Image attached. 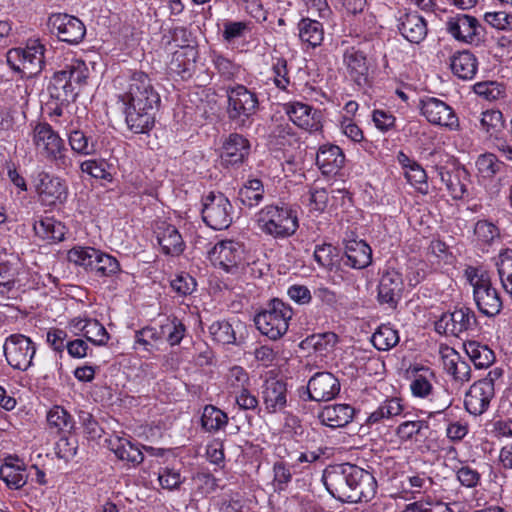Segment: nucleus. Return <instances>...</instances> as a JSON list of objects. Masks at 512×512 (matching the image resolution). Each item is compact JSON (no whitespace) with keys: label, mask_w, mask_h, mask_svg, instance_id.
<instances>
[{"label":"nucleus","mask_w":512,"mask_h":512,"mask_svg":"<svg viewBox=\"0 0 512 512\" xmlns=\"http://www.w3.org/2000/svg\"><path fill=\"white\" fill-rule=\"evenodd\" d=\"M117 98L124 105L125 122L135 134L148 133L155 124V115L161 105L159 93L149 76L135 71L114 80Z\"/></svg>","instance_id":"f257e3e1"},{"label":"nucleus","mask_w":512,"mask_h":512,"mask_svg":"<svg viewBox=\"0 0 512 512\" xmlns=\"http://www.w3.org/2000/svg\"><path fill=\"white\" fill-rule=\"evenodd\" d=\"M322 480L327 491L341 502H368L377 491L372 472L351 463L328 466Z\"/></svg>","instance_id":"f03ea898"},{"label":"nucleus","mask_w":512,"mask_h":512,"mask_svg":"<svg viewBox=\"0 0 512 512\" xmlns=\"http://www.w3.org/2000/svg\"><path fill=\"white\" fill-rule=\"evenodd\" d=\"M31 137L37 153L56 170L67 172L73 167L64 140L49 123L38 122L33 125Z\"/></svg>","instance_id":"7ed1b4c3"},{"label":"nucleus","mask_w":512,"mask_h":512,"mask_svg":"<svg viewBox=\"0 0 512 512\" xmlns=\"http://www.w3.org/2000/svg\"><path fill=\"white\" fill-rule=\"evenodd\" d=\"M256 222L263 233L276 239L294 235L299 227L296 211L285 203L266 205L257 213Z\"/></svg>","instance_id":"20e7f679"},{"label":"nucleus","mask_w":512,"mask_h":512,"mask_svg":"<svg viewBox=\"0 0 512 512\" xmlns=\"http://www.w3.org/2000/svg\"><path fill=\"white\" fill-rule=\"evenodd\" d=\"M293 314L288 303L273 298L254 316V323L263 336L276 341L287 333Z\"/></svg>","instance_id":"39448f33"},{"label":"nucleus","mask_w":512,"mask_h":512,"mask_svg":"<svg viewBox=\"0 0 512 512\" xmlns=\"http://www.w3.org/2000/svg\"><path fill=\"white\" fill-rule=\"evenodd\" d=\"M226 95L229 120L239 128L249 127L259 109L257 94L242 84H235L227 87Z\"/></svg>","instance_id":"423d86ee"},{"label":"nucleus","mask_w":512,"mask_h":512,"mask_svg":"<svg viewBox=\"0 0 512 512\" xmlns=\"http://www.w3.org/2000/svg\"><path fill=\"white\" fill-rule=\"evenodd\" d=\"M45 47L38 39H29L24 48H12L7 52V63L16 72L31 78L44 68Z\"/></svg>","instance_id":"0eeeda50"},{"label":"nucleus","mask_w":512,"mask_h":512,"mask_svg":"<svg viewBox=\"0 0 512 512\" xmlns=\"http://www.w3.org/2000/svg\"><path fill=\"white\" fill-rule=\"evenodd\" d=\"M202 219L214 230H223L232 223L233 206L221 192H210L202 200Z\"/></svg>","instance_id":"6e6552de"},{"label":"nucleus","mask_w":512,"mask_h":512,"mask_svg":"<svg viewBox=\"0 0 512 512\" xmlns=\"http://www.w3.org/2000/svg\"><path fill=\"white\" fill-rule=\"evenodd\" d=\"M32 184L39 201L45 206L63 204L68 198L66 181L47 171L37 172L33 176Z\"/></svg>","instance_id":"1a4fd4ad"},{"label":"nucleus","mask_w":512,"mask_h":512,"mask_svg":"<svg viewBox=\"0 0 512 512\" xmlns=\"http://www.w3.org/2000/svg\"><path fill=\"white\" fill-rule=\"evenodd\" d=\"M3 351L7 363L13 369L26 371L32 366L36 345L29 337L16 333L5 339Z\"/></svg>","instance_id":"9d476101"},{"label":"nucleus","mask_w":512,"mask_h":512,"mask_svg":"<svg viewBox=\"0 0 512 512\" xmlns=\"http://www.w3.org/2000/svg\"><path fill=\"white\" fill-rule=\"evenodd\" d=\"M475 312L468 307L456 308L452 312L443 313L435 322V331L439 334L461 337L477 327Z\"/></svg>","instance_id":"9b49d317"},{"label":"nucleus","mask_w":512,"mask_h":512,"mask_svg":"<svg viewBox=\"0 0 512 512\" xmlns=\"http://www.w3.org/2000/svg\"><path fill=\"white\" fill-rule=\"evenodd\" d=\"M471 286L473 287V297L478 310L488 317L498 315L503 303L489 276L482 275L474 278V280L471 279Z\"/></svg>","instance_id":"f8f14e48"},{"label":"nucleus","mask_w":512,"mask_h":512,"mask_svg":"<svg viewBox=\"0 0 512 512\" xmlns=\"http://www.w3.org/2000/svg\"><path fill=\"white\" fill-rule=\"evenodd\" d=\"M287 383L276 377L266 378L260 387V398L267 414L285 413L289 405Z\"/></svg>","instance_id":"ddd939ff"},{"label":"nucleus","mask_w":512,"mask_h":512,"mask_svg":"<svg viewBox=\"0 0 512 512\" xmlns=\"http://www.w3.org/2000/svg\"><path fill=\"white\" fill-rule=\"evenodd\" d=\"M51 33L55 34L62 42L77 44L84 38L86 28L83 22L66 13L51 14L47 21Z\"/></svg>","instance_id":"4468645a"},{"label":"nucleus","mask_w":512,"mask_h":512,"mask_svg":"<svg viewBox=\"0 0 512 512\" xmlns=\"http://www.w3.org/2000/svg\"><path fill=\"white\" fill-rule=\"evenodd\" d=\"M447 32L456 40L468 44H479L483 38V28L479 21L467 14H457L446 22Z\"/></svg>","instance_id":"2eb2a0df"},{"label":"nucleus","mask_w":512,"mask_h":512,"mask_svg":"<svg viewBox=\"0 0 512 512\" xmlns=\"http://www.w3.org/2000/svg\"><path fill=\"white\" fill-rule=\"evenodd\" d=\"M421 113L422 115L434 125H440L449 128L450 130L459 127V120L454 110L444 101L428 97L421 100Z\"/></svg>","instance_id":"dca6fc26"},{"label":"nucleus","mask_w":512,"mask_h":512,"mask_svg":"<svg viewBox=\"0 0 512 512\" xmlns=\"http://www.w3.org/2000/svg\"><path fill=\"white\" fill-rule=\"evenodd\" d=\"M243 245L233 240L218 242L209 252V258L214 266L226 272H231L242 262Z\"/></svg>","instance_id":"f3484780"},{"label":"nucleus","mask_w":512,"mask_h":512,"mask_svg":"<svg viewBox=\"0 0 512 512\" xmlns=\"http://www.w3.org/2000/svg\"><path fill=\"white\" fill-rule=\"evenodd\" d=\"M340 392L339 380L330 372H317L308 381L307 394L311 401H329Z\"/></svg>","instance_id":"a211bd4d"},{"label":"nucleus","mask_w":512,"mask_h":512,"mask_svg":"<svg viewBox=\"0 0 512 512\" xmlns=\"http://www.w3.org/2000/svg\"><path fill=\"white\" fill-rule=\"evenodd\" d=\"M289 119L301 129L308 132L321 130V112L302 102H289L284 105Z\"/></svg>","instance_id":"6ab92c4d"},{"label":"nucleus","mask_w":512,"mask_h":512,"mask_svg":"<svg viewBox=\"0 0 512 512\" xmlns=\"http://www.w3.org/2000/svg\"><path fill=\"white\" fill-rule=\"evenodd\" d=\"M222 143L220 159L225 167L242 164L250 153V141L239 133L229 134Z\"/></svg>","instance_id":"aec40b11"},{"label":"nucleus","mask_w":512,"mask_h":512,"mask_svg":"<svg viewBox=\"0 0 512 512\" xmlns=\"http://www.w3.org/2000/svg\"><path fill=\"white\" fill-rule=\"evenodd\" d=\"M343 65L356 85L363 87L368 84L369 63L365 52L354 46L348 47L343 54Z\"/></svg>","instance_id":"412c9836"},{"label":"nucleus","mask_w":512,"mask_h":512,"mask_svg":"<svg viewBox=\"0 0 512 512\" xmlns=\"http://www.w3.org/2000/svg\"><path fill=\"white\" fill-rule=\"evenodd\" d=\"M404 280L402 274L395 269L386 270L378 285V300L394 308L402 298Z\"/></svg>","instance_id":"4be33fe9"},{"label":"nucleus","mask_w":512,"mask_h":512,"mask_svg":"<svg viewBox=\"0 0 512 512\" xmlns=\"http://www.w3.org/2000/svg\"><path fill=\"white\" fill-rule=\"evenodd\" d=\"M494 396L495 392L490 389V386L476 381L465 394V409L473 416H480L488 410Z\"/></svg>","instance_id":"5701e85b"},{"label":"nucleus","mask_w":512,"mask_h":512,"mask_svg":"<svg viewBox=\"0 0 512 512\" xmlns=\"http://www.w3.org/2000/svg\"><path fill=\"white\" fill-rule=\"evenodd\" d=\"M400 34L410 43L419 44L425 40L428 28L423 16L417 12H406L399 18Z\"/></svg>","instance_id":"b1692460"},{"label":"nucleus","mask_w":512,"mask_h":512,"mask_svg":"<svg viewBox=\"0 0 512 512\" xmlns=\"http://www.w3.org/2000/svg\"><path fill=\"white\" fill-rule=\"evenodd\" d=\"M437 173L453 199L460 200L468 194L469 175L464 168L447 170L439 167Z\"/></svg>","instance_id":"393cba45"},{"label":"nucleus","mask_w":512,"mask_h":512,"mask_svg":"<svg viewBox=\"0 0 512 512\" xmlns=\"http://www.w3.org/2000/svg\"><path fill=\"white\" fill-rule=\"evenodd\" d=\"M355 409L349 404L326 405L318 414L321 424L332 429L342 428L352 422Z\"/></svg>","instance_id":"a878e982"},{"label":"nucleus","mask_w":512,"mask_h":512,"mask_svg":"<svg viewBox=\"0 0 512 512\" xmlns=\"http://www.w3.org/2000/svg\"><path fill=\"white\" fill-rule=\"evenodd\" d=\"M345 265L354 269H363L372 262V249L361 239L345 240Z\"/></svg>","instance_id":"bb28decb"},{"label":"nucleus","mask_w":512,"mask_h":512,"mask_svg":"<svg viewBox=\"0 0 512 512\" xmlns=\"http://www.w3.org/2000/svg\"><path fill=\"white\" fill-rule=\"evenodd\" d=\"M0 478L10 489L22 488L28 480L26 466L17 456H8L0 468Z\"/></svg>","instance_id":"cd10ccee"},{"label":"nucleus","mask_w":512,"mask_h":512,"mask_svg":"<svg viewBox=\"0 0 512 512\" xmlns=\"http://www.w3.org/2000/svg\"><path fill=\"white\" fill-rule=\"evenodd\" d=\"M155 233L164 254L178 256L183 252L185 244L175 226L163 222L157 227Z\"/></svg>","instance_id":"c85d7f7f"},{"label":"nucleus","mask_w":512,"mask_h":512,"mask_svg":"<svg viewBox=\"0 0 512 512\" xmlns=\"http://www.w3.org/2000/svg\"><path fill=\"white\" fill-rule=\"evenodd\" d=\"M345 155L336 145H323L316 156V164L325 175H336L342 168Z\"/></svg>","instance_id":"c756f323"},{"label":"nucleus","mask_w":512,"mask_h":512,"mask_svg":"<svg viewBox=\"0 0 512 512\" xmlns=\"http://www.w3.org/2000/svg\"><path fill=\"white\" fill-rule=\"evenodd\" d=\"M450 68L459 79L471 80L477 73L478 62L474 54L464 50L451 57Z\"/></svg>","instance_id":"7c9ffc66"},{"label":"nucleus","mask_w":512,"mask_h":512,"mask_svg":"<svg viewBox=\"0 0 512 512\" xmlns=\"http://www.w3.org/2000/svg\"><path fill=\"white\" fill-rule=\"evenodd\" d=\"M430 426L425 420H407L398 425L396 435L401 442H422L428 437Z\"/></svg>","instance_id":"2f4dec72"},{"label":"nucleus","mask_w":512,"mask_h":512,"mask_svg":"<svg viewBox=\"0 0 512 512\" xmlns=\"http://www.w3.org/2000/svg\"><path fill=\"white\" fill-rule=\"evenodd\" d=\"M443 366L445 371L456 381L466 382L471 378V367L463 360L454 349H447L443 355Z\"/></svg>","instance_id":"473e14b6"},{"label":"nucleus","mask_w":512,"mask_h":512,"mask_svg":"<svg viewBox=\"0 0 512 512\" xmlns=\"http://www.w3.org/2000/svg\"><path fill=\"white\" fill-rule=\"evenodd\" d=\"M68 143L71 150L80 156H91L97 151V142L84 131L71 127L67 130Z\"/></svg>","instance_id":"72a5a7b5"},{"label":"nucleus","mask_w":512,"mask_h":512,"mask_svg":"<svg viewBox=\"0 0 512 512\" xmlns=\"http://www.w3.org/2000/svg\"><path fill=\"white\" fill-rule=\"evenodd\" d=\"M110 449L119 460L126 461L132 466L139 465L144 460L141 449L125 438L117 437L110 440Z\"/></svg>","instance_id":"f704fd0d"},{"label":"nucleus","mask_w":512,"mask_h":512,"mask_svg":"<svg viewBox=\"0 0 512 512\" xmlns=\"http://www.w3.org/2000/svg\"><path fill=\"white\" fill-rule=\"evenodd\" d=\"M19 265L16 262H0V296L12 298L17 292Z\"/></svg>","instance_id":"c9c22d12"},{"label":"nucleus","mask_w":512,"mask_h":512,"mask_svg":"<svg viewBox=\"0 0 512 512\" xmlns=\"http://www.w3.org/2000/svg\"><path fill=\"white\" fill-rule=\"evenodd\" d=\"M402 411L403 405L399 398L386 399L368 415L365 423L369 427H372L400 415Z\"/></svg>","instance_id":"e433bc0d"},{"label":"nucleus","mask_w":512,"mask_h":512,"mask_svg":"<svg viewBox=\"0 0 512 512\" xmlns=\"http://www.w3.org/2000/svg\"><path fill=\"white\" fill-rule=\"evenodd\" d=\"M65 75L61 71L55 72L48 86L50 96L61 103H68L77 96L75 86L67 80Z\"/></svg>","instance_id":"4c0bfd02"},{"label":"nucleus","mask_w":512,"mask_h":512,"mask_svg":"<svg viewBox=\"0 0 512 512\" xmlns=\"http://www.w3.org/2000/svg\"><path fill=\"white\" fill-rule=\"evenodd\" d=\"M299 38L302 42L315 48L321 45L324 39L322 23L310 18H302L298 23Z\"/></svg>","instance_id":"58836bf2"},{"label":"nucleus","mask_w":512,"mask_h":512,"mask_svg":"<svg viewBox=\"0 0 512 512\" xmlns=\"http://www.w3.org/2000/svg\"><path fill=\"white\" fill-rule=\"evenodd\" d=\"M134 339L135 348L140 346L149 353L160 350V345L163 344L159 326H145L135 331Z\"/></svg>","instance_id":"ea45409f"},{"label":"nucleus","mask_w":512,"mask_h":512,"mask_svg":"<svg viewBox=\"0 0 512 512\" xmlns=\"http://www.w3.org/2000/svg\"><path fill=\"white\" fill-rule=\"evenodd\" d=\"M464 349L476 368H487L495 360L493 350L479 342L468 341L464 344Z\"/></svg>","instance_id":"a19ab883"},{"label":"nucleus","mask_w":512,"mask_h":512,"mask_svg":"<svg viewBox=\"0 0 512 512\" xmlns=\"http://www.w3.org/2000/svg\"><path fill=\"white\" fill-rule=\"evenodd\" d=\"M264 198V186L260 179H248L238 192L239 201L249 208L259 205Z\"/></svg>","instance_id":"79ce46f5"},{"label":"nucleus","mask_w":512,"mask_h":512,"mask_svg":"<svg viewBox=\"0 0 512 512\" xmlns=\"http://www.w3.org/2000/svg\"><path fill=\"white\" fill-rule=\"evenodd\" d=\"M228 415L213 405H206L201 415V427L209 433H215L226 427Z\"/></svg>","instance_id":"37998d69"},{"label":"nucleus","mask_w":512,"mask_h":512,"mask_svg":"<svg viewBox=\"0 0 512 512\" xmlns=\"http://www.w3.org/2000/svg\"><path fill=\"white\" fill-rule=\"evenodd\" d=\"M495 265L503 289L512 298V249L501 250L495 259Z\"/></svg>","instance_id":"c03bdc74"},{"label":"nucleus","mask_w":512,"mask_h":512,"mask_svg":"<svg viewBox=\"0 0 512 512\" xmlns=\"http://www.w3.org/2000/svg\"><path fill=\"white\" fill-rule=\"evenodd\" d=\"M159 328L162 342L166 340L170 346L179 345L186 333L185 325L177 317H167Z\"/></svg>","instance_id":"a18cd8bd"},{"label":"nucleus","mask_w":512,"mask_h":512,"mask_svg":"<svg viewBox=\"0 0 512 512\" xmlns=\"http://www.w3.org/2000/svg\"><path fill=\"white\" fill-rule=\"evenodd\" d=\"M34 230L43 239L63 241L65 238V226L51 217L35 222Z\"/></svg>","instance_id":"49530a36"},{"label":"nucleus","mask_w":512,"mask_h":512,"mask_svg":"<svg viewBox=\"0 0 512 512\" xmlns=\"http://www.w3.org/2000/svg\"><path fill=\"white\" fill-rule=\"evenodd\" d=\"M379 351H388L399 343V334L390 324H382L373 333L371 339Z\"/></svg>","instance_id":"de8ad7c7"},{"label":"nucleus","mask_w":512,"mask_h":512,"mask_svg":"<svg viewBox=\"0 0 512 512\" xmlns=\"http://www.w3.org/2000/svg\"><path fill=\"white\" fill-rule=\"evenodd\" d=\"M96 256L92 271L99 277H112L121 271L120 263L114 256L98 249Z\"/></svg>","instance_id":"09e8293b"},{"label":"nucleus","mask_w":512,"mask_h":512,"mask_svg":"<svg viewBox=\"0 0 512 512\" xmlns=\"http://www.w3.org/2000/svg\"><path fill=\"white\" fill-rule=\"evenodd\" d=\"M251 386L249 373L241 366L235 365L228 370L226 387L231 394H236Z\"/></svg>","instance_id":"8fccbe9b"},{"label":"nucleus","mask_w":512,"mask_h":512,"mask_svg":"<svg viewBox=\"0 0 512 512\" xmlns=\"http://www.w3.org/2000/svg\"><path fill=\"white\" fill-rule=\"evenodd\" d=\"M480 127L485 131L493 141L500 137L504 128L503 115L498 110H487L481 114Z\"/></svg>","instance_id":"3c124183"},{"label":"nucleus","mask_w":512,"mask_h":512,"mask_svg":"<svg viewBox=\"0 0 512 512\" xmlns=\"http://www.w3.org/2000/svg\"><path fill=\"white\" fill-rule=\"evenodd\" d=\"M97 249L93 247L76 246L67 253L70 263L83 267L85 270H93L94 259L97 258Z\"/></svg>","instance_id":"603ef678"},{"label":"nucleus","mask_w":512,"mask_h":512,"mask_svg":"<svg viewBox=\"0 0 512 512\" xmlns=\"http://www.w3.org/2000/svg\"><path fill=\"white\" fill-rule=\"evenodd\" d=\"M47 422L50 428H54L58 432H71L74 428L72 417L60 406H55L48 412Z\"/></svg>","instance_id":"864d4df0"},{"label":"nucleus","mask_w":512,"mask_h":512,"mask_svg":"<svg viewBox=\"0 0 512 512\" xmlns=\"http://www.w3.org/2000/svg\"><path fill=\"white\" fill-rule=\"evenodd\" d=\"M211 62L218 74L225 80H232L240 73V66L217 51L210 53Z\"/></svg>","instance_id":"5fc2aeb1"},{"label":"nucleus","mask_w":512,"mask_h":512,"mask_svg":"<svg viewBox=\"0 0 512 512\" xmlns=\"http://www.w3.org/2000/svg\"><path fill=\"white\" fill-rule=\"evenodd\" d=\"M419 373L411 381L410 389L412 394L419 398H425L432 394L433 386L432 379L434 378L433 372L429 368L422 367Z\"/></svg>","instance_id":"6e6d98bb"},{"label":"nucleus","mask_w":512,"mask_h":512,"mask_svg":"<svg viewBox=\"0 0 512 512\" xmlns=\"http://www.w3.org/2000/svg\"><path fill=\"white\" fill-rule=\"evenodd\" d=\"M209 333L212 339L220 344H234L236 342V332L233 325L226 320L213 322L209 326Z\"/></svg>","instance_id":"4d7b16f0"},{"label":"nucleus","mask_w":512,"mask_h":512,"mask_svg":"<svg viewBox=\"0 0 512 512\" xmlns=\"http://www.w3.org/2000/svg\"><path fill=\"white\" fill-rule=\"evenodd\" d=\"M476 167L483 177L491 178L503 169L504 163L495 154L484 153L478 156Z\"/></svg>","instance_id":"13d9d810"},{"label":"nucleus","mask_w":512,"mask_h":512,"mask_svg":"<svg viewBox=\"0 0 512 512\" xmlns=\"http://www.w3.org/2000/svg\"><path fill=\"white\" fill-rule=\"evenodd\" d=\"M80 169L93 178L112 181L113 176L110 172V165L105 160H86L81 163Z\"/></svg>","instance_id":"bf43d9fd"},{"label":"nucleus","mask_w":512,"mask_h":512,"mask_svg":"<svg viewBox=\"0 0 512 512\" xmlns=\"http://www.w3.org/2000/svg\"><path fill=\"white\" fill-rule=\"evenodd\" d=\"M271 70L273 74V82L276 87L281 90H286L291 83L287 60L283 57H274L272 59Z\"/></svg>","instance_id":"052dcab7"},{"label":"nucleus","mask_w":512,"mask_h":512,"mask_svg":"<svg viewBox=\"0 0 512 512\" xmlns=\"http://www.w3.org/2000/svg\"><path fill=\"white\" fill-rule=\"evenodd\" d=\"M292 480L290 467L284 461H276L273 465L272 485L275 492L284 491Z\"/></svg>","instance_id":"680f3d73"},{"label":"nucleus","mask_w":512,"mask_h":512,"mask_svg":"<svg viewBox=\"0 0 512 512\" xmlns=\"http://www.w3.org/2000/svg\"><path fill=\"white\" fill-rule=\"evenodd\" d=\"M65 73L67 80L74 86L82 85L88 77V68L84 61L73 60L70 64L66 65L64 69L60 70Z\"/></svg>","instance_id":"e2e57ef3"},{"label":"nucleus","mask_w":512,"mask_h":512,"mask_svg":"<svg viewBox=\"0 0 512 512\" xmlns=\"http://www.w3.org/2000/svg\"><path fill=\"white\" fill-rule=\"evenodd\" d=\"M477 240L485 245H491L500 237V231L496 225L487 220H479L474 227Z\"/></svg>","instance_id":"0e129e2a"},{"label":"nucleus","mask_w":512,"mask_h":512,"mask_svg":"<svg viewBox=\"0 0 512 512\" xmlns=\"http://www.w3.org/2000/svg\"><path fill=\"white\" fill-rule=\"evenodd\" d=\"M270 137L281 146H291L298 141L293 127L287 122L276 124L271 131Z\"/></svg>","instance_id":"69168bd1"},{"label":"nucleus","mask_w":512,"mask_h":512,"mask_svg":"<svg viewBox=\"0 0 512 512\" xmlns=\"http://www.w3.org/2000/svg\"><path fill=\"white\" fill-rule=\"evenodd\" d=\"M89 342L96 346H104L108 342L110 336L105 327L95 319L88 322L87 328L83 335Z\"/></svg>","instance_id":"338daca9"},{"label":"nucleus","mask_w":512,"mask_h":512,"mask_svg":"<svg viewBox=\"0 0 512 512\" xmlns=\"http://www.w3.org/2000/svg\"><path fill=\"white\" fill-rule=\"evenodd\" d=\"M403 512H453V510L442 501H416L408 504Z\"/></svg>","instance_id":"774afa93"}]
</instances>
